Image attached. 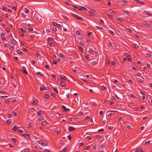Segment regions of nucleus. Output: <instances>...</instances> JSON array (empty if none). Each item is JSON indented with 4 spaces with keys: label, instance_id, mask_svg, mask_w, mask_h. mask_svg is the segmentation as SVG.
<instances>
[{
    "label": "nucleus",
    "instance_id": "f257e3e1",
    "mask_svg": "<svg viewBox=\"0 0 152 152\" xmlns=\"http://www.w3.org/2000/svg\"><path fill=\"white\" fill-rule=\"evenodd\" d=\"M72 15L74 18H77L81 21H84V19L82 17L79 16L78 15H77L74 14H72Z\"/></svg>",
    "mask_w": 152,
    "mask_h": 152
},
{
    "label": "nucleus",
    "instance_id": "f03ea898",
    "mask_svg": "<svg viewBox=\"0 0 152 152\" xmlns=\"http://www.w3.org/2000/svg\"><path fill=\"white\" fill-rule=\"evenodd\" d=\"M37 142L43 146H47V143L44 142L42 140H39L37 141Z\"/></svg>",
    "mask_w": 152,
    "mask_h": 152
},
{
    "label": "nucleus",
    "instance_id": "7ed1b4c3",
    "mask_svg": "<svg viewBox=\"0 0 152 152\" xmlns=\"http://www.w3.org/2000/svg\"><path fill=\"white\" fill-rule=\"evenodd\" d=\"M38 103V100L35 98L33 99L31 102V103L33 104H37Z\"/></svg>",
    "mask_w": 152,
    "mask_h": 152
},
{
    "label": "nucleus",
    "instance_id": "20e7f679",
    "mask_svg": "<svg viewBox=\"0 0 152 152\" xmlns=\"http://www.w3.org/2000/svg\"><path fill=\"white\" fill-rule=\"evenodd\" d=\"M78 10L80 11H86L87 10L83 7L79 6L78 7Z\"/></svg>",
    "mask_w": 152,
    "mask_h": 152
},
{
    "label": "nucleus",
    "instance_id": "39448f33",
    "mask_svg": "<svg viewBox=\"0 0 152 152\" xmlns=\"http://www.w3.org/2000/svg\"><path fill=\"white\" fill-rule=\"evenodd\" d=\"M142 25L145 26L146 27L150 28V25L149 24L146 23L145 22H144L142 23Z\"/></svg>",
    "mask_w": 152,
    "mask_h": 152
},
{
    "label": "nucleus",
    "instance_id": "423d86ee",
    "mask_svg": "<svg viewBox=\"0 0 152 152\" xmlns=\"http://www.w3.org/2000/svg\"><path fill=\"white\" fill-rule=\"evenodd\" d=\"M134 1L138 4H145L144 2L141 1L140 0H134Z\"/></svg>",
    "mask_w": 152,
    "mask_h": 152
},
{
    "label": "nucleus",
    "instance_id": "0eeeda50",
    "mask_svg": "<svg viewBox=\"0 0 152 152\" xmlns=\"http://www.w3.org/2000/svg\"><path fill=\"white\" fill-rule=\"evenodd\" d=\"M22 72L24 74L27 75L28 74L26 70V69L25 67H23V69L22 70Z\"/></svg>",
    "mask_w": 152,
    "mask_h": 152
},
{
    "label": "nucleus",
    "instance_id": "6e6552de",
    "mask_svg": "<svg viewBox=\"0 0 152 152\" xmlns=\"http://www.w3.org/2000/svg\"><path fill=\"white\" fill-rule=\"evenodd\" d=\"M18 128H19V127L17 126L16 125H15L13 128V130L15 131H18Z\"/></svg>",
    "mask_w": 152,
    "mask_h": 152
},
{
    "label": "nucleus",
    "instance_id": "1a4fd4ad",
    "mask_svg": "<svg viewBox=\"0 0 152 152\" xmlns=\"http://www.w3.org/2000/svg\"><path fill=\"white\" fill-rule=\"evenodd\" d=\"M62 107L63 108V109L64 110V111H65L67 112V111H69L70 110L69 109L67 108L64 105H62Z\"/></svg>",
    "mask_w": 152,
    "mask_h": 152
},
{
    "label": "nucleus",
    "instance_id": "9d476101",
    "mask_svg": "<svg viewBox=\"0 0 152 152\" xmlns=\"http://www.w3.org/2000/svg\"><path fill=\"white\" fill-rule=\"evenodd\" d=\"M68 129L69 131H74L75 130V128L72 126H69L68 127Z\"/></svg>",
    "mask_w": 152,
    "mask_h": 152
},
{
    "label": "nucleus",
    "instance_id": "9b49d317",
    "mask_svg": "<svg viewBox=\"0 0 152 152\" xmlns=\"http://www.w3.org/2000/svg\"><path fill=\"white\" fill-rule=\"evenodd\" d=\"M60 85L61 86L64 87L66 86V84L64 82L61 81Z\"/></svg>",
    "mask_w": 152,
    "mask_h": 152
},
{
    "label": "nucleus",
    "instance_id": "f8f14e48",
    "mask_svg": "<svg viewBox=\"0 0 152 152\" xmlns=\"http://www.w3.org/2000/svg\"><path fill=\"white\" fill-rule=\"evenodd\" d=\"M53 40V37H50L48 38L47 42H49L50 41H52Z\"/></svg>",
    "mask_w": 152,
    "mask_h": 152
},
{
    "label": "nucleus",
    "instance_id": "ddd939ff",
    "mask_svg": "<svg viewBox=\"0 0 152 152\" xmlns=\"http://www.w3.org/2000/svg\"><path fill=\"white\" fill-rule=\"evenodd\" d=\"M145 13L146 15H148L149 16H152V14L150 13L149 12L147 11H145Z\"/></svg>",
    "mask_w": 152,
    "mask_h": 152
},
{
    "label": "nucleus",
    "instance_id": "4468645a",
    "mask_svg": "<svg viewBox=\"0 0 152 152\" xmlns=\"http://www.w3.org/2000/svg\"><path fill=\"white\" fill-rule=\"evenodd\" d=\"M135 151L136 152H144V151H143L141 149H140L139 148L137 149Z\"/></svg>",
    "mask_w": 152,
    "mask_h": 152
},
{
    "label": "nucleus",
    "instance_id": "2eb2a0df",
    "mask_svg": "<svg viewBox=\"0 0 152 152\" xmlns=\"http://www.w3.org/2000/svg\"><path fill=\"white\" fill-rule=\"evenodd\" d=\"M33 28L32 27H30L28 28V32H31L33 30Z\"/></svg>",
    "mask_w": 152,
    "mask_h": 152
},
{
    "label": "nucleus",
    "instance_id": "dca6fc26",
    "mask_svg": "<svg viewBox=\"0 0 152 152\" xmlns=\"http://www.w3.org/2000/svg\"><path fill=\"white\" fill-rule=\"evenodd\" d=\"M7 123L8 124H11L12 123V121L11 119H9L7 120Z\"/></svg>",
    "mask_w": 152,
    "mask_h": 152
},
{
    "label": "nucleus",
    "instance_id": "f3484780",
    "mask_svg": "<svg viewBox=\"0 0 152 152\" xmlns=\"http://www.w3.org/2000/svg\"><path fill=\"white\" fill-rule=\"evenodd\" d=\"M11 42L12 43L14 44H15L16 43V41L13 39H12L11 40Z\"/></svg>",
    "mask_w": 152,
    "mask_h": 152
},
{
    "label": "nucleus",
    "instance_id": "a211bd4d",
    "mask_svg": "<svg viewBox=\"0 0 152 152\" xmlns=\"http://www.w3.org/2000/svg\"><path fill=\"white\" fill-rule=\"evenodd\" d=\"M32 110H35V109L34 108H31L30 109V110H29V112H30L29 113H33V114H34L35 113H34V111H32Z\"/></svg>",
    "mask_w": 152,
    "mask_h": 152
},
{
    "label": "nucleus",
    "instance_id": "6ab92c4d",
    "mask_svg": "<svg viewBox=\"0 0 152 152\" xmlns=\"http://www.w3.org/2000/svg\"><path fill=\"white\" fill-rule=\"evenodd\" d=\"M36 54L37 57L39 56V57H40V55L39 53V51H36Z\"/></svg>",
    "mask_w": 152,
    "mask_h": 152
},
{
    "label": "nucleus",
    "instance_id": "aec40b11",
    "mask_svg": "<svg viewBox=\"0 0 152 152\" xmlns=\"http://www.w3.org/2000/svg\"><path fill=\"white\" fill-rule=\"evenodd\" d=\"M61 79H62L63 80H64V81H66V77L64 76H62L61 77Z\"/></svg>",
    "mask_w": 152,
    "mask_h": 152
},
{
    "label": "nucleus",
    "instance_id": "412c9836",
    "mask_svg": "<svg viewBox=\"0 0 152 152\" xmlns=\"http://www.w3.org/2000/svg\"><path fill=\"white\" fill-rule=\"evenodd\" d=\"M88 13L91 16H94V14L93 13V12L92 11H89Z\"/></svg>",
    "mask_w": 152,
    "mask_h": 152
},
{
    "label": "nucleus",
    "instance_id": "4be33fe9",
    "mask_svg": "<svg viewBox=\"0 0 152 152\" xmlns=\"http://www.w3.org/2000/svg\"><path fill=\"white\" fill-rule=\"evenodd\" d=\"M133 46L135 48H137L138 47L137 44L135 43H134L133 44Z\"/></svg>",
    "mask_w": 152,
    "mask_h": 152
},
{
    "label": "nucleus",
    "instance_id": "5701e85b",
    "mask_svg": "<svg viewBox=\"0 0 152 152\" xmlns=\"http://www.w3.org/2000/svg\"><path fill=\"white\" fill-rule=\"evenodd\" d=\"M55 44L53 42H51L49 43V45L51 47H53L54 46Z\"/></svg>",
    "mask_w": 152,
    "mask_h": 152
},
{
    "label": "nucleus",
    "instance_id": "b1692460",
    "mask_svg": "<svg viewBox=\"0 0 152 152\" xmlns=\"http://www.w3.org/2000/svg\"><path fill=\"white\" fill-rule=\"evenodd\" d=\"M99 23L101 24H102L104 23L103 21L101 19H99Z\"/></svg>",
    "mask_w": 152,
    "mask_h": 152
},
{
    "label": "nucleus",
    "instance_id": "393cba45",
    "mask_svg": "<svg viewBox=\"0 0 152 152\" xmlns=\"http://www.w3.org/2000/svg\"><path fill=\"white\" fill-rule=\"evenodd\" d=\"M44 97L46 99H48L49 98V95L48 94H45L44 96Z\"/></svg>",
    "mask_w": 152,
    "mask_h": 152
},
{
    "label": "nucleus",
    "instance_id": "a878e982",
    "mask_svg": "<svg viewBox=\"0 0 152 152\" xmlns=\"http://www.w3.org/2000/svg\"><path fill=\"white\" fill-rule=\"evenodd\" d=\"M84 143L83 142H80L78 145V146L79 147L83 145H84Z\"/></svg>",
    "mask_w": 152,
    "mask_h": 152
},
{
    "label": "nucleus",
    "instance_id": "bb28decb",
    "mask_svg": "<svg viewBox=\"0 0 152 152\" xmlns=\"http://www.w3.org/2000/svg\"><path fill=\"white\" fill-rule=\"evenodd\" d=\"M19 29H20V30L22 32H25L26 31L25 30V29L23 28H19Z\"/></svg>",
    "mask_w": 152,
    "mask_h": 152
},
{
    "label": "nucleus",
    "instance_id": "cd10ccee",
    "mask_svg": "<svg viewBox=\"0 0 152 152\" xmlns=\"http://www.w3.org/2000/svg\"><path fill=\"white\" fill-rule=\"evenodd\" d=\"M67 149L66 148H64L60 152H65Z\"/></svg>",
    "mask_w": 152,
    "mask_h": 152
},
{
    "label": "nucleus",
    "instance_id": "c85d7f7f",
    "mask_svg": "<svg viewBox=\"0 0 152 152\" xmlns=\"http://www.w3.org/2000/svg\"><path fill=\"white\" fill-rule=\"evenodd\" d=\"M25 12L26 13H27L29 12V10L28 9L25 8Z\"/></svg>",
    "mask_w": 152,
    "mask_h": 152
},
{
    "label": "nucleus",
    "instance_id": "c756f323",
    "mask_svg": "<svg viewBox=\"0 0 152 152\" xmlns=\"http://www.w3.org/2000/svg\"><path fill=\"white\" fill-rule=\"evenodd\" d=\"M124 12L126 13L127 15H130L129 12L127 10H125L124 11Z\"/></svg>",
    "mask_w": 152,
    "mask_h": 152
},
{
    "label": "nucleus",
    "instance_id": "7c9ffc66",
    "mask_svg": "<svg viewBox=\"0 0 152 152\" xmlns=\"http://www.w3.org/2000/svg\"><path fill=\"white\" fill-rule=\"evenodd\" d=\"M72 71L75 73H76L77 72V70L75 68H72Z\"/></svg>",
    "mask_w": 152,
    "mask_h": 152
},
{
    "label": "nucleus",
    "instance_id": "2f4dec72",
    "mask_svg": "<svg viewBox=\"0 0 152 152\" xmlns=\"http://www.w3.org/2000/svg\"><path fill=\"white\" fill-rule=\"evenodd\" d=\"M34 34H31L30 36V38L31 39H33L34 37Z\"/></svg>",
    "mask_w": 152,
    "mask_h": 152
},
{
    "label": "nucleus",
    "instance_id": "473e14b6",
    "mask_svg": "<svg viewBox=\"0 0 152 152\" xmlns=\"http://www.w3.org/2000/svg\"><path fill=\"white\" fill-rule=\"evenodd\" d=\"M101 88L102 90L104 91L105 90V86H102L101 87Z\"/></svg>",
    "mask_w": 152,
    "mask_h": 152
},
{
    "label": "nucleus",
    "instance_id": "72a5a7b5",
    "mask_svg": "<svg viewBox=\"0 0 152 152\" xmlns=\"http://www.w3.org/2000/svg\"><path fill=\"white\" fill-rule=\"evenodd\" d=\"M118 20L120 22H123L124 21V20L123 19H122V18H118Z\"/></svg>",
    "mask_w": 152,
    "mask_h": 152
},
{
    "label": "nucleus",
    "instance_id": "f704fd0d",
    "mask_svg": "<svg viewBox=\"0 0 152 152\" xmlns=\"http://www.w3.org/2000/svg\"><path fill=\"white\" fill-rule=\"evenodd\" d=\"M18 53L20 54H22L23 53L20 50H18L17 51Z\"/></svg>",
    "mask_w": 152,
    "mask_h": 152
},
{
    "label": "nucleus",
    "instance_id": "c9c22d12",
    "mask_svg": "<svg viewBox=\"0 0 152 152\" xmlns=\"http://www.w3.org/2000/svg\"><path fill=\"white\" fill-rule=\"evenodd\" d=\"M42 124L43 126H45L47 124L45 121H43L42 123Z\"/></svg>",
    "mask_w": 152,
    "mask_h": 152
},
{
    "label": "nucleus",
    "instance_id": "e433bc0d",
    "mask_svg": "<svg viewBox=\"0 0 152 152\" xmlns=\"http://www.w3.org/2000/svg\"><path fill=\"white\" fill-rule=\"evenodd\" d=\"M32 127V126L31 123H29L28 125V128H30Z\"/></svg>",
    "mask_w": 152,
    "mask_h": 152
},
{
    "label": "nucleus",
    "instance_id": "4c0bfd02",
    "mask_svg": "<svg viewBox=\"0 0 152 152\" xmlns=\"http://www.w3.org/2000/svg\"><path fill=\"white\" fill-rule=\"evenodd\" d=\"M109 32L112 35H114V32L113 31H112L111 30H109Z\"/></svg>",
    "mask_w": 152,
    "mask_h": 152
},
{
    "label": "nucleus",
    "instance_id": "58836bf2",
    "mask_svg": "<svg viewBox=\"0 0 152 152\" xmlns=\"http://www.w3.org/2000/svg\"><path fill=\"white\" fill-rule=\"evenodd\" d=\"M29 151V148H26L24 150V152H28Z\"/></svg>",
    "mask_w": 152,
    "mask_h": 152
},
{
    "label": "nucleus",
    "instance_id": "ea45409f",
    "mask_svg": "<svg viewBox=\"0 0 152 152\" xmlns=\"http://www.w3.org/2000/svg\"><path fill=\"white\" fill-rule=\"evenodd\" d=\"M43 117L42 116H40L39 118V121H41V120H43Z\"/></svg>",
    "mask_w": 152,
    "mask_h": 152
},
{
    "label": "nucleus",
    "instance_id": "a19ab883",
    "mask_svg": "<svg viewBox=\"0 0 152 152\" xmlns=\"http://www.w3.org/2000/svg\"><path fill=\"white\" fill-rule=\"evenodd\" d=\"M62 16H63V17H64L65 19L66 20H68V18L65 15H62Z\"/></svg>",
    "mask_w": 152,
    "mask_h": 152
},
{
    "label": "nucleus",
    "instance_id": "79ce46f5",
    "mask_svg": "<svg viewBox=\"0 0 152 152\" xmlns=\"http://www.w3.org/2000/svg\"><path fill=\"white\" fill-rule=\"evenodd\" d=\"M126 59V58H123L122 61V62L123 63H124L125 62Z\"/></svg>",
    "mask_w": 152,
    "mask_h": 152
},
{
    "label": "nucleus",
    "instance_id": "37998d69",
    "mask_svg": "<svg viewBox=\"0 0 152 152\" xmlns=\"http://www.w3.org/2000/svg\"><path fill=\"white\" fill-rule=\"evenodd\" d=\"M50 94L52 96L54 97H55L56 96V94L54 93H51Z\"/></svg>",
    "mask_w": 152,
    "mask_h": 152
},
{
    "label": "nucleus",
    "instance_id": "c03bdc74",
    "mask_svg": "<svg viewBox=\"0 0 152 152\" xmlns=\"http://www.w3.org/2000/svg\"><path fill=\"white\" fill-rule=\"evenodd\" d=\"M60 56L61 58H64V56L63 54L60 53Z\"/></svg>",
    "mask_w": 152,
    "mask_h": 152
},
{
    "label": "nucleus",
    "instance_id": "a18cd8bd",
    "mask_svg": "<svg viewBox=\"0 0 152 152\" xmlns=\"http://www.w3.org/2000/svg\"><path fill=\"white\" fill-rule=\"evenodd\" d=\"M93 51V49L91 48H90L89 50V52L91 53Z\"/></svg>",
    "mask_w": 152,
    "mask_h": 152
},
{
    "label": "nucleus",
    "instance_id": "49530a36",
    "mask_svg": "<svg viewBox=\"0 0 152 152\" xmlns=\"http://www.w3.org/2000/svg\"><path fill=\"white\" fill-rule=\"evenodd\" d=\"M86 138L88 140H91V137L90 136H87Z\"/></svg>",
    "mask_w": 152,
    "mask_h": 152
},
{
    "label": "nucleus",
    "instance_id": "de8ad7c7",
    "mask_svg": "<svg viewBox=\"0 0 152 152\" xmlns=\"http://www.w3.org/2000/svg\"><path fill=\"white\" fill-rule=\"evenodd\" d=\"M22 136H23L25 137H27V136H28V134H21Z\"/></svg>",
    "mask_w": 152,
    "mask_h": 152
},
{
    "label": "nucleus",
    "instance_id": "09e8293b",
    "mask_svg": "<svg viewBox=\"0 0 152 152\" xmlns=\"http://www.w3.org/2000/svg\"><path fill=\"white\" fill-rule=\"evenodd\" d=\"M18 132L20 133H22L23 132V130L20 129L18 130Z\"/></svg>",
    "mask_w": 152,
    "mask_h": 152
},
{
    "label": "nucleus",
    "instance_id": "8fccbe9b",
    "mask_svg": "<svg viewBox=\"0 0 152 152\" xmlns=\"http://www.w3.org/2000/svg\"><path fill=\"white\" fill-rule=\"evenodd\" d=\"M53 89L57 93H58V91L57 90V88H53Z\"/></svg>",
    "mask_w": 152,
    "mask_h": 152
},
{
    "label": "nucleus",
    "instance_id": "3c124183",
    "mask_svg": "<svg viewBox=\"0 0 152 152\" xmlns=\"http://www.w3.org/2000/svg\"><path fill=\"white\" fill-rule=\"evenodd\" d=\"M44 152H51L48 149H45L44 150Z\"/></svg>",
    "mask_w": 152,
    "mask_h": 152
},
{
    "label": "nucleus",
    "instance_id": "603ef678",
    "mask_svg": "<svg viewBox=\"0 0 152 152\" xmlns=\"http://www.w3.org/2000/svg\"><path fill=\"white\" fill-rule=\"evenodd\" d=\"M107 15L110 18H112V15L110 13H107Z\"/></svg>",
    "mask_w": 152,
    "mask_h": 152
},
{
    "label": "nucleus",
    "instance_id": "864d4df0",
    "mask_svg": "<svg viewBox=\"0 0 152 152\" xmlns=\"http://www.w3.org/2000/svg\"><path fill=\"white\" fill-rule=\"evenodd\" d=\"M6 31L7 32H9L10 31V29L8 28H7V27L6 28Z\"/></svg>",
    "mask_w": 152,
    "mask_h": 152
},
{
    "label": "nucleus",
    "instance_id": "5fc2aeb1",
    "mask_svg": "<svg viewBox=\"0 0 152 152\" xmlns=\"http://www.w3.org/2000/svg\"><path fill=\"white\" fill-rule=\"evenodd\" d=\"M57 24V23L56 22H53V25L55 26H56Z\"/></svg>",
    "mask_w": 152,
    "mask_h": 152
},
{
    "label": "nucleus",
    "instance_id": "6e6d98bb",
    "mask_svg": "<svg viewBox=\"0 0 152 152\" xmlns=\"http://www.w3.org/2000/svg\"><path fill=\"white\" fill-rule=\"evenodd\" d=\"M127 30L128 31L130 32H132V31L131 28H128L127 29Z\"/></svg>",
    "mask_w": 152,
    "mask_h": 152
},
{
    "label": "nucleus",
    "instance_id": "4d7b16f0",
    "mask_svg": "<svg viewBox=\"0 0 152 152\" xmlns=\"http://www.w3.org/2000/svg\"><path fill=\"white\" fill-rule=\"evenodd\" d=\"M68 138L69 140H71V137L70 135H69L68 136Z\"/></svg>",
    "mask_w": 152,
    "mask_h": 152
},
{
    "label": "nucleus",
    "instance_id": "13d9d810",
    "mask_svg": "<svg viewBox=\"0 0 152 152\" xmlns=\"http://www.w3.org/2000/svg\"><path fill=\"white\" fill-rule=\"evenodd\" d=\"M45 67L46 69H48L49 68V65H46L45 66Z\"/></svg>",
    "mask_w": 152,
    "mask_h": 152
},
{
    "label": "nucleus",
    "instance_id": "bf43d9fd",
    "mask_svg": "<svg viewBox=\"0 0 152 152\" xmlns=\"http://www.w3.org/2000/svg\"><path fill=\"white\" fill-rule=\"evenodd\" d=\"M31 63L33 65H34L35 64V61L34 60L32 61Z\"/></svg>",
    "mask_w": 152,
    "mask_h": 152
},
{
    "label": "nucleus",
    "instance_id": "052dcab7",
    "mask_svg": "<svg viewBox=\"0 0 152 152\" xmlns=\"http://www.w3.org/2000/svg\"><path fill=\"white\" fill-rule=\"evenodd\" d=\"M104 131V129H100L98 130V131L99 132H102Z\"/></svg>",
    "mask_w": 152,
    "mask_h": 152
},
{
    "label": "nucleus",
    "instance_id": "680f3d73",
    "mask_svg": "<svg viewBox=\"0 0 152 152\" xmlns=\"http://www.w3.org/2000/svg\"><path fill=\"white\" fill-rule=\"evenodd\" d=\"M150 143V141H148L146 142H145V144L147 145V144H149Z\"/></svg>",
    "mask_w": 152,
    "mask_h": 152
},
{
    "label": "nucleus",
    "instance_id": "e2e57ef3",
    "mask_svg": "<svg viewBox=\"0 0 152 152\" xmlns=\"http://www.w3.org/2000/svg\"><path fill=\"white\" fill-rule=\"evenodd\" d=\"M125 56H126L127 57H129V54L127 53H125Z\"/></svg>",
    "mask_w": 152,
    "mask_h": 152
},
{
    "label": "nucleus",
    "instance_id": "0e129e2a",
    "mask_svg": "<svg viewBox=\"0 0 152 152\" xmlns=\"http://www.w3.org/2000/svg\"><path fill=\"white\" fill-rule=\"evenodd\" d=\"M92 64L95 65L96 64V62L95 61H93L92 62Z\"/></svg>",
    "mask_w": 152,
    "mask_h": 152
},
{
    "label": "nucleus",
    "instance_id": "69168bd1",
    "mask_svg": "<svg viewBox=\"0 0 152 152\" xmlns=\"http://www.w3.org/2000/svg\"><path fill=\"white\" fill-rule=\"evenodd\" d=\"M109 11L110 12V13H115V12L112 10H110Z\"/></svg>",
    "mask_w": 152,
    "mask_h": 152
},
{
    "label": "nucleus",
    "instance_id": "338daca9",
    "mask_svg": "<svg viewBox=\"0 0 152 152\" xmlns=\"http://www.w3.org/2000/svg\"><path fill=\"white\" fill-rule=\"evenodd\" d=\"M79 49L82 51L83 50V48L80 46L79 47Z\"/></svg>",
    "mask_w": 152,
    "mask_h": 152
},
{
    "label": "nucleus",
    "instance_id": "774afa93",
    "mask_svg": "<svg viewBox=\"0 0 152 152\" xmlns=\"http://www.w3.org/2000/svg\"><path fill=\"white\" fill-rule=\"evenodd\" d=\"M23 51H28V50L27 49L25 48H23Z\"/></svg>",
    "mask_w": 152,
    "mask_h": 152
}]
</instances>
